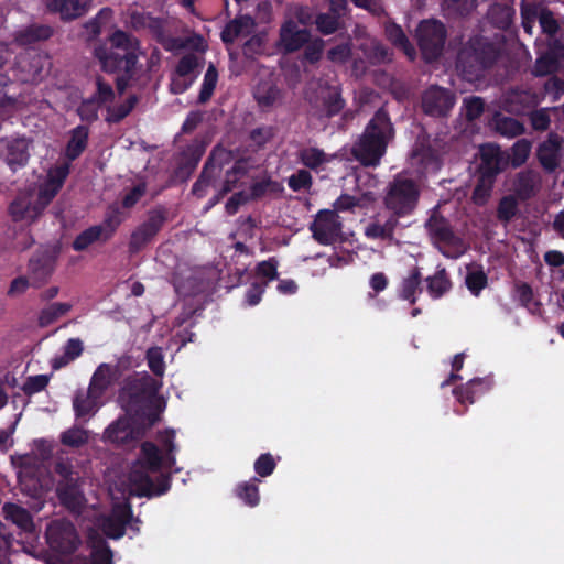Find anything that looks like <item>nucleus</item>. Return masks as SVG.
Returning a JSON list of instances; mask_svg holds the SVG:
<instances>
[{
  "mask_svg": "<svg viewBox=\"0 0 564 564\" xmlns=\"http://www.w3.org/2000/svg\"><path fill=\"white\" fill-rule=\"evenodd\" d=\"M161 387V381L148 372H134L124 378L118 400L128 414L145 419L148 425H154L163 411L161 400L156 398Z\"/></svg>",
  "mask_w": 564,
  "mask_h": 564,
  "instance_id": "nucleus-1",
  "label": "nucleus"
},
{
  "mask_svg": "<svg viewBox=\"0 0 564 564\" xmlns=\"http://www.w3.org/2000/svg\"><path fill=\"white\" fill-rule=\"evenodd\" d=\"M505 35L499 34L491 40L484 35L471 36L459 50L456 59V68L464 80L469 83L480 82L498 62Z\"/></svg>",
  "mask_w": 564,
  "mask_h": 564,
  "instance_id": "nucleus-2",
  "label": "nucleus"
},
{
  "mask_svg": "<svg viewBox=\"0 0 564 564\" xmlns=\"http://www.w3.org/2000/svg\"><path fill=\"white\" fill-rule=\"evenodd\" d=\"M162 467H165V457L159 447L153 442H143L135 467L130 474V482L135 496L160 497L171 489L172 477L170 474H160L156 479L149 475V473H159Z\"/></svg>",
  "mask_w": 564,
  "mask_h": 564,
  "instance_id": "nucleus-3",
  "label": "nucleus"
},
{
  "mask_svg": "<svg viewBox=\"0 0 564 564\" xmlns=\"http://www.w3.org/2000/svg\"><path fill=\"white\" fill-rule=\"evenodd\" d=\"M394 128L388 111L381 107L367 123L351 148V154L362 166L376 167L387 152Z\"/></svg>",
  "mask_w": 564,
  "mask_h": 564,
  "instance_id": "nucleus-4",
  "label": "nucleus"
},
{
  "mask_svg": "<svg viewBox=\"0 0 564 564\" xmlns=\"http://www.w3.org/2000/svg\"><path fill=\"white\" fill-rule=\"evenodd\" d=\"M422 186L410 172L395 174L383 191L384 208L398 218L412 216L419 207Z\"/></svg>",
  "mask_w": 564,
  "mask_h": 564,
  "instance_id": "nucleus-5",
  "label": "nucleus"
},
{
  "mask_svg": "<svg viewBox=\"0 0 564 564\" xmlns=\"http://www.w3.org/2000/svg\"><path fill=\"white\" fill-rule=\"evenodd\" d=\"M425 229L432 245L446 258H458L464 252L463 240L454 232L451 223L437 212L431 214Z\"/></svg>",
  "mask_w": 564,
  "mask_h": 564,
  "instance_id": "nucleus-6",
  "label": "nucleus"
},
{
  "mask_svg": "<svg viewBox=\"0 0 564 564\" xmlns=\"http://www.w3.org/2000/svg\"><path fill=\"white\" fill-rule=\"evenodd\" d=\"M147 422L133 414L119 416L104 431L102 440L116 447L133 446L153 426Z\"/></svg>",
  "mask_w": 564,
  "mask_h": 564,
  "instance_id": "nucleus-7",
  "label": "nucleus"
},
{
  "mask_svg": "<svg viewBox=\"0 0 564 564\" xmlns=\"http://www.w3.org/2000/svg\"><path fill=\"white\" fill-rule=\"evenodd\" d=\"M415 37L422 58L432 63L437 61L444 51L447 30L438 20H423L416 28Z\"/></svg>",
  "mask_w": 564,
  "mask_h": 564,
  "instance_id": "nucleus-8",
  "label": "nucleus"
},
{
  "mask_svg": "<svg viewBox=\"0 0 564 564\" xmlns=\"http://www.w3.org/2000/svg\"><path fill=\"white\" fill-rule=\"evenodd\" d=\"M167 220V210L163 206L150 209L147 219L141 223L130 235L128 249L131 254L139 253L161 231Z\"/></svg>",
  "mask_w": 564,
  "mask_h": 564,
  "instance_id": "nucleus-9",
  "label": "nucleus"
},
{
  "mask_svg": "<svg viewBox=\"0 0 564 564\" xmlns=\"http://www.w3.org/2000/svg\"><path fill=\"white\" fill-rule=\"evenodd\" d=\"M131 24L135 30H148L165 51L171 52L186 46L183 39L167 34L164 19L152 17L150 13H133L131 15Z\"/></svg>",
  "mask_w": 564,
  "mask_h": 564,
  "instance_id": "nucleus-10",
  "label": "nucleus"
},
{
  "mask_svg": "<svg viewBox=\"0 0 564 564\" xmlns=\"http://www.w3.org/2000/svg\"><path fill=\"white\" fill-rule=\"evenodd\" d=\"M229 160V152L221 145H216L209 153L204 163L203 170L193 184L192 193L198 198H203L209 186H215L219 178L224 164Z\"/></svg>",
  "mask_w": 564,
  "mask_h": 564,
  "instance_id": "nucleus-11",
  "label": "nucleus"
},
{
  "mask_svg": "<svg viewBox=\"0 0 564 564\" xmlns=\"http://www.w3.org/2000/svg\"><path fill=\"white\" fill-rule=\"evenodd\" d=\"M343 224L339 215L332 209H321L310 225L312 237L322 246H329L338 241L341 236Z\"/></svg>",
  "mask_w": 564,
  "mask_h": 564,
  "instance_id": "nucleus-12",
  "label": "nucleus"
},
{
  "mask_svg": "<svg viewBox=\"0 0 564 564\" xmlns=\"http://www.w3.org/2000/svg\"><path fill=\"white\" fill-rule=\"evenodd\" d=\"M95 56L107 73H134L138 56L134 52H122L101 44L95 47Z\"/></svg>",
  "mask_w": 564,
  "mask_h": 564,
  "instance_id": "nucleus-13",
  "label": "nucleus"
},
{
  "mask_svg": "<svg viewBox=\"0 0 564 564\" xmlns=\"http://www.w3.org/2000/svg\"><path fill=\"white\" fill-rule=\"evenodd\" d=\"M454 105V94L449 89L437 85L429 87L422 95V110L431 117H446Z\"/></svg>",
  "mask_w": 564,
  "mask_h": 564,
  "instance_id": "nucleus-14",
  "label": "nucleus"
},
{
  "mask_svg": "<svg viewBox=\"0 0 564 564\" xmlns=\"http://www.w3.org/2000/svg\"><path fill=\"white\" fill-rule=\"evenodd\" d=\"M508 167V159L498 145L485 144L480 147V161L476 175L497 181V177Z\"/></svg>",
  "mask_w": 564,
  "mask_h": 564,
  "instance_id": "nucleus-15",
  "label": "nucleus"
},
{
  "mask_svg": "<svg viewBox=\"0 0 564 564\" xmlns=\"http://www.w3.org/2000/svg\"><path fill=\"white\" fill-rule=\"evenodd\" d=\"M47 540L53 549L70 554L78 547V535L75 527L67 523H54L47 529Z\"/></svg>",
  "mask_w": 564,
  "mask_h": 564,
  "instance_id": "nucleus-16",
  "label": "nucleus"
},
{
  "mask_svg": "<svg viewBox=\"0 0 564 564\" xmlns=\"http://www.w3.org/2000/svg\"><path fill=\"white\" fill-rule=\"evenodd\" d=\"M206 151V143L203 140L194 139L181 153L180 162L175 169L176 177L187 181L202 160Z\"/></svg>",
  "mask_w": 564,
  "mask_h": 564,
  "instance_id": "nucleus-17",
  "label": "nucleus"
},
{
  "mask_svg": "<svg viewBox=\"0 0 564 564\" xmlns=\"http://www.w3.org/2000/svg\"><path fill=\"white\" fill-rule=\"evenodd\" d=\"M132 520V508L129 503L118 505L102 522V532L106 536L118 540L126 533L127 525Z\"/></svg>",
  "mask_w": 564,
  "mask_h": 564,
  "instance_id": "nucleus-18",
  "label": "nucleus"
},
{
  "mask_svg": "<svg viewBox=\"0 0 564 564\" xmlns=\"http://www.w3.org/2000/svg\"><path fill=\"white\" fill-rule=\"evenodd\" d=\"M8 212L14 223H33L42 215L30 193H20L17 195L10 203Z\"/></svg>",
  "mask_w": 564,
  "mask_h": 564,
  "instance_id": "nucleus-19",
  "label": "nucleus"
},
{
  "mask_svg": "<svg viewBox=\"0 0 564 564\" xmlns=\"http://www.w3.org/2000/svg\"><path fill=\"white\" fill-rule=\"evenodd\" d=\"M563 142L562 137L551 132L546 140L539 144L536 156L541 166L549 173L554 172L560 165V149Z\"/></svg>",
  "mask_w": 564,
  "mask_h": 564,
  "instance_id": "nucleus-20",
  "label": "nucleus"
},
{
  "mask_svg": "<svg viewBox=\"0 0 564 564\" xmlns=\"http://www.w3.org/2000/svg\"><path fill=\"white\" fill-rule=\"evenodd\" d=\"M540 104V96L532 90H512L505 100V109L514 115H529Z\"/></svg>",
  "mask_w": 564,
  "mask_h": 564,
  "instance_id": "nucleus-21",
  "label": "nucleus"
},
{
  "mask_svg": "<svg viewBox=\"0 0 564 564\" xmlns=\"http://www.w3.org/2000/svg\"><path fill=\"white\" fill-rule=\"evenodd\" d=\"M311 39L307 29H299L292 20L284 22L280 29V42L286 53H294L302 48Z\"/></svg>",
  "mask_w": 564,
  "mask_h": 564,
  "instance_id": "nucleus-22",
  "label": "nucleus"
},
{
  "mask_svg": "<svg viewBox=\"0 0 564 564\" xmlns=\"http://www.w3.org/2000/svg\"><path fill=\"white\" fill-rule=\"evenodd\" d=\"M540 176L533 170H523L516 174L512 182L513 196L521 202L533 198L539 189Z\"/></svg>",
  "mask_w": 564,
  "mask_h": 564,
  "instance_id": "nucleus-23",
  "label": "nucleus"
},
{
  "mask_svg": "<svg viewBox=\"0 0 564 564\" xmlns=\"http://www.w3.org/2000/svg\"><path fill=\"white\" fill-rule=\"evenodd\" d=\"M514 15V0H497L487 12L489 23L500 31H507L512 25Z\"/></svg>",
  "mask_w": 564,
  "mask_h": 564,
  "instance_id": "nucleus-24",
  "label": "nucleus"
},
{
  "mask_svg": "<svg viewBox=\"0 0 564 564\" xmlns=\"http://www.w3.org/2000/svg\"><path fill=\"white\" fill-rule=\"evenodd\" d=\"M120 377V365L100 364L91 376L88 389L102 395Z\"/></svg>",
  "mask_w": 564,
  "mask_h": 564,
  "instance_id": "nucleus-25",
  "label": "nucleus"
},
{
  "mask_svg": "<svg viewBox=\"0 0 564 564\" xmlns=\"http://www.w3.org/2000/svg\"><path fill=\"white\" fill-rule=\"evenodd\" d=\"M2 156L13 172L25 166L30 159L26 139L18 138L7 141Z\"/></svg>",
  "mask_w": 564,
  "mask_h": 564,
  "instance_id": "nucleus-26",
  "label": "nucleus"
},
{
  "mask_svg": "<svg viewBox=\"0 0 564 564\" xmlns=\"http://www.w3.org/2000/svg\"><path fill=\"white\" fill-rule=\"evenodd\" d=\"M100 398L101 395L94 391L91 392L90 389H87L86 391L78 390L73 399L75 416L77 419H83L84 421L93 417L100 408Z\"/></svg>",
  "mask_w": 564,
  "mask_h": 564,
  "instance_id": "nucleus-27",
  "label": "nucleus"
},
{
  "mask_svg": "<svg viewBox=\"0 0 564 564\" xmlns=\"http://www.w3.org/2000/svg\"><path fill=\"white\" fill-rule=\"evenodd\" d=\"M54 33L47 24L33 23L14 33V41L21 46H29L48 40Z\"/></svg>",
  "mask_w": 564,
  "mask_h": 564,
  "instance_id": "nucleus-28",
  "label": "nucleus"
},
{
  "mask_svg": "<svg viewBox=\"0 0 564 564\" xmlns=\"http://www.w3.org/2000/svg\"><path fill=\"white\" fill-rule=\"evenodd\" d=\"M88 139L89 128L85 124H79L69 131V139L64 151L67 161L73 162L83 154L87 149Z\"/></svg>",
  "mask_w": 564,
  "mask_h": 564,
  "instance_id": "nucleus-29",
  "label": "nucleus"
},
{
  "mask_svg": "<svg viewBox=\"0 0 564 564\" xmlns=\"http://www.w3.org/2000/svg\"><path fill=\"white\" fill-rule=\"evenodd\" d=\"M88 0H46L47 9L61 14L63 20H73L88 10Z\"/></svg>",
  "mask_w": 564,
  "mask_h": 564,
  "instance_id": "nucleus-30",
  "label": "nucleus"
},
{
  "mask_svg": "<svg viewBox=\"0 0 564 564\" xmlns=\"http://www.w3.org/2000/svg\"><path fill=\"white\" fill-rule=\"evenodd\" d=\"M56 492L61 502L66 508L75 509L82 506L84 495L77 477L68 478V480H59Z\"/></svg>",
  "mask_w": 564,
  "mask_h": 564,
  "instance_id": "nucleus-31",
  "label": "nucleus"
},
{
  "mask_svg": "<svg viewBox=\"0 0 564 564\" xmlns=\"http://www.w3.org/2000/svg\"><path fill=\"white\" fill-rule=\"evenodd\" d=\"M399 220L400 218L389 213L388 218L383 223L378 219L370 223L365 229V235L369 239L391 241L394 237V230L399 226Z\"/></svg>",
  "mask_w": 564,
  "mask_h": 564,
  "instance_id": "nucleus-32",
  "label": "nucleus"
},
{
  "mask_svg": "<svg viewBox=\"0 0 564 564\" xmlns=\"http://www.w3.org/2000/svg\"><path fill=\"white\" fill-rule=\"evenodd\" d=\"M384 34L388 41L395 47L401 48L406 55L415 54L414 47L410 43L403 29L392 20L384 23Z\"/></svg>",
  "mask_w": 564,
  "mask_h": 564,
  "instance_id": "nucleus-33",
  "label": "nucleus"
},
{
  "mask_svg": "<svg viewBox=\"0 0 564 564\" xmlns=\"http://www.w3.org/2000/svg\"><path fill=\"white\" fill-rule=\"evenodd\" d=\"M422 273L419 267H414L411 269L408 276H405L400 286V294L399 296L402 300L409 301L410 304L416 303V296L415 294L419 292H422Z\"/></svg>",
  "mask_w": 564,
  "mask_h": 564,
  "instance_id": "nucleus-34",
  "label": "nucleus"
},
{
  "mask_svg": "<svg viewBox=\"0 0 564 564\" xmlns=\"http://www.w3.org/2000/svg\"><path fill=\"white\" fill-rule=\"evenodd\" d=\"M4 518L23 531H31L33 529V520L30 512L15 503L7 502L2 508Z\"/></svg>",
  "mask_w": 564,
  "mask_h": 564,
  "instance_id": "nucleus-35",
  "label": "nucleus"
},
{
  "mask_svg": "<svg viewBox=\"0 0 564 564\" xmlns=\"http://www.w3.org/2000/svg\"><path fill=\"white\" fill-rule=\"evenodd\" d=\"M260 480L257 477H252L247 481H241L235 487V495L246 506L254 508L260 503V492L258 484Z\"/></svg>",
  "mask_w": 564,
  "mask_h": 564,
  "instance_id": "nucleus-36",
  "label": "nucleus"
},
{
  "mask_svg": "<svg viewBox=\"0 0 564 564\" xmlns=\"http://www.w3.org/2000/svg\"><path fill=\"white\" fill-rule=\"evenodd\" d=\"M84 351L83 341L79 338H69L64 347L63 355L53 358L52 368L58 370L77 359Z\"/></svg>",
  "mask_w": 564,
  "mask_h": 564,
  "instance_id": "nucleus-37",
  "label": "nucleus"
},
{
  "mask_svg": "<svg viewBox=\"0 0 564 564\" xmlns=\"http://www.w3.org/2000/svg\"><path fill=\"white\" fill-rule=\"evenodd\" d=\"M427 292L433 299H440L452 288L451 279L445 268L438 269L432 276L426 278Z\"/></svg>",
  "mask_w": 564,
  "mask_h": 564,
  "instance_id": "nucleus-38",
  "label": "nucleus"
},
{
  "mask_svg": "<svg viewBox=\"0 0 564 564\" xmlns=\"http://www.w3.org/2000/svg\"><path fill=\"white\" fill-rule=\"evenodd\" d=\"M485 380L481 378H474L467 383L456 387L453 394L458 402L473 404L476 397L484 391Z\"/></svg>",
  "mask_w": 564,
  "mask_h": 564,
  "instance_id": "nucleus-39",
  "label": "nucleus"
},
{
  "mask_svg": "<svg viewBox=\"0 0 564 564\" xmlns=\"http://www.w3.org/2000/svg\"><path fill=\"white\" fill-rule=\"evenodd\" d=\"M465 284L473 295L479 296L481 291L488 285V275L484 271L482 265L471 264L467 268Z\"/></svg>",
  "mask_w": 564,
  "mask_h": 564,
  "instance_id": "nucleus-40",
  "label": "nucleus"
},
{
  "mask_svg": "<svg viewBox=\"0 0 564 564\" xmlns=\"http://www.w3.org/2000/svg\"><path fill=\"white\" fill-rule=\"evenodd\" d=\"M99 240L104 241V226L95 225L77 235L72 247L75 251H84L94 242Z\"/></svg>",
  "mask_w": 564,
  "mask_h": 564,
  "instance_id": "nucleus-41",
  "label": "nucleus"
},
{
  "mask_svg": "<svg viewBox=\"0 0 564 564\" xmlns=\"http://www.w3.org/2000/svg\"><path fill=\"white\" fill-rule=\"evenodd\" d=\"M517 296L520 304L525 307L533 315H541L542 304L534 299L533 289L527 282H521L516 285Z\"/></svg>",
  "mask_w": 564,
  "mask_h": 564,
  "instance_id": "nucleus-42",
  "label": "nucleus"
},
{
  "mask_svg": "<svg viewBox=\"0 0 564 564\" xmlns=\"http://www.w3.org/2000/svg\"><path fill=\"white\" fill-rule=\"evenodd\" d=\"M495 129L499 134L509 138L521 135L524 132V126L518 119L500 115L495 117Z\"/></svg>",
  "mask_w": 564,
  "mask_h": 564,
  "instance_id": "nucleus-43",
  "label": "nucleus"
},
{
  "mask_svg": "<svg viewBox=\"0 0 564 564\" xmlns=\"http://www.w3.org/2000/svg\"><path fill=\"white\" fill-rule=\"evenodd\" d=\"M72 308L68 303L55 302L43 308L39 315V325L46 327L56 322L59 317L67 314Z\"/></svg>",
  "mask_w": 564,
  "mask_h": 564,
  "instance_id": "nucleus-44",
  "label": "nucleus"
},
{
  "mask_svg": "<svg viewBox=\"0 0 564 564\" xmlns=\"http://www.w3.org/2000/svg\"><path fill=\"white\" fill-rule=\"evenodd\" d=\"M138 101V96L131 95L127 98L124 102L113 107H109L107 110L108 115L106 117V121L110 124L121 122L134 109Z\"/></svg>",
  "mask_w": 564,
  "mask_h": 564,
  "instance_id": "nucleus-45",
  "label": "nucleus"
},
{
  "mask_svg": "<svg viewBox=\"0 0 564 564\" xmlns=\"http://www.w3.org/2000/svg\"><path fill=\"white\" fill-rule=\"evenodd\" d=\"M518 198L511 194L500 198L497 206V219L500 223L509 224L519 212Z\"/></svg>",
  "mask_w": 564,
  "mask_h": 564,
  "instance_id": "nucleus-46",
  "label": "nucleus"
},
{
  "mask_svg": "<svg viewBox=\"0 0 564 564\" xmlns=\"http://www.w3.org/2000/svg\"><path fill=\"white\" fill-rule=\"evenodd\" d=\"M531 152V142L527 139H519L510 149V154L506 155L508 165L517 169L523 165Z\"/></svg>",
  "mask_w": 564,
  "mask_h": 564,
  "instance_id": "nucleus-47",
  "label": "nucleus"
},
{
  "mask_svg": "<svg viewBox=\"0 0 564 564\" xmlns=\"http://www.w3.org/2000/svg\"><path fill=\"white\" fill-rule=\"evenodd\" d=\"M218 82V70L216 66L210 63L204 75L203 84L198 94V104H206L213 96Z\"/></svg>",
  "mask_w": 564,
  "mask_h": 564,
  "instance_id": "nucleus-48",
  "label": "nucleus"
},
{
  "mask_svg": "<svg viewBox=\"0 0 564 564\" xmlns=\"http://www.w3.org/2000/svg\"><path fill=\"white\" fill-rule=\"evenodd\" d=\"M299 160L304 166L311 170H317L328 161L326 153L323 150L314 147L300 150Z\"/></svg>",
  "mask_w": 564,
  "mask_h": 564,
  "instance_id": "nucleus-49",
  "label": "nucleus"
},
{
  "mask_svg": "<svg viewBox=\"0 0 564 564\" xmlns=\"http://www.w3.org/2000/svg\"><path fill=\"white\" fill-rule=\"evenodd\" d=\"M477 176V183L474 187L471 199L478 206H484L487 204L489 197L491 196L496 180L487 178L481 175Z\"/></svg>",
  "mask_w": 564,
  "mask_h": 564,
  "instance_id": "nucleus-50",
  "label": "nucleus"
},
{
  "mask_svg": "<svg viewBox=\"0 0 564 564\" xmlns=\"http://www.w3.org/2000/svg\"><path fill=\"white\" fill-rule=\"evenodd\" d=\"M541 4L522 1L520 7L521 24L525 33L532 34L535 21H539Z\"/></svg>",
  "mask_w": 564,
  "mask_h": 564,
  "instance_id": "nucleus-51",
  "label": "nucleus"
},
{
  "mask_svg": "<svg viewBox=\"0 0 564 564\" xmlns=\"http://www.w3.org/2000/svg\"><path fill=\"white\" fill-rule=\"evenodd\" d=\"M316 30L323 35H330L341 29L343 22L337 15L329 12H322L315 17Z\"/></svg>",
  "mask_w": 564,
  "mask_h": 564,
  "instance_id": "nucleus-52",
  "label": "nucleus"
},
{
  "mask_svg": "<svg viewBox=\"0 0 564 564\" xmlns=\"http://www.w3.org/2000/svg\"><path fill=\"white\" fill-rule=\"evenodd\" d=\"M283 189L282 185L267 176L262 181L254 182L250 185L249 197L251 200H258L265 196L268 193H279Z\"/></svg>",
  "mask_w": 564,
  "mask_h": 564,
  "instance_id": "nucleus-53",
  "label": "nucleus"
},
{
  "mask_svg": "<svg viewBox=\"0 0 564 564\" xmlns=\"http://www.w3.org/2000/svg\"><path fill=\"white\" fill-rule=\"evenodd\" d=\"M29 271L39 281L47 280L53 272V263L48 257H33L29 262Z\"/></svg>",
  "mask_w": 564,
  "mask_h": 564,
  "instance_id": "nucleus-54",
  "label": "nucleus"
},
{
  "mask_svg": "<svg viewBox=\"0 0 564 564\" xmlns=\"http://www.w3.org/2000/svg\"><path fill=\"white\" fill-rule=\"evenodd\" d=\"M249 17L238 18L229 21L220 33V39L225 44H232L242 33L243 28L248 25Z\"/></svg>",
  "mask_w": 564,
  "mask_h": 564,
  "instance_id": "nucleus-55",
  "label": "nucleus"
},
{
  "mask_svg": "<svg viewBox=\"0 0 564 564\" xmlns=\"http://www.w3.org/2000/svg\"><path fill=\"white\" fill-rule=\"evenodd\" d=\"M123 221L121 210L117 206H110L105 215L104 223V241H108L117 231Z\"/></svg>",
  "mask_w": 564,
  "mask_h": 564,
  "instance_id": "nucleus-56",
  "label": "nucleus"
},
{
  "mask_svg": "<svg viewBox=\"0 0 564 564\" xmlns=\"http://www.w3.org/2000/svg\"><path fill=\"white\" fill-rule=\"evenodd\" d=\"M113 553L104 539H99L93 545L89 563L90 564H113Z\"/></svg>",
  "mask_w": 564,
  "mask_h": 564,
  "instance_id": "nucleus-57",
  "label": "nucleus"
},
{
  "mask_svg": "<svg viewBox=\"0 0 564 564\" xmlns=\"http://www.w3.org/2000/svg\"><path fill=\"white\" fill-rule=\"evenodd\" d=\"M254 99L263 108L272 107L280 96V90L274 85H259L254 90Z\"/></svg>",
  "mask_w": 564,
  "mask_h": 564,
  "instance_id": "nucleus-58",
  "label": "nucleus"
},
{
  "mask_svg": "<svg viewBox=\"0 0 564 564\" xmlns=\"http://www.w3.org/2000/svg\"><path fill=\"white\" fill-rule=\"evenodd\" d=\"M88 432L82 427H70L61 434V443L65 446L78 448L88 443Z\"/></svg>",
  "mask_w": 564,
  "mask_h": 564,
  "instance_id": "nucleus-59",
  "label": "nucleus"
},
{
  "mask_svg": "<svg viewBox=\"0 0 564 564\" xmlns=\"http://www.w3.org/2000/svg\"><path fill=\"white\" fill-rule=\"evenodd\" d=\"M110 48L122 52H134L139 42L135 37L129 35L127 32L117 30L109 39Z\"/></svg>",
  "mask_w": 564,
  "mask_h": 564,
  "instance_id": "nucleus-60",
  "label": "nucleus"
},
{
  "mask_svg": "<svg viewBox=\"0 0 564 564\" xmlns=\"http://www.w3.org/2000/svg\"><path fill=\"white\" fill-rule=\"evenodd\" d=\"M149 369L156 377L162 378L165 372L164 355L161 347H150L145 352Z\"/></svg>",
  "mask_w": 564,
  "mask_h": 564,
  "instance_id": "nucleus-61",
  "label": "nucleus"
},
{
  "mask_svg": "<svg viewBox=\"0 0 564 564\" xmlns=\"http://www.w3.org/2000/svg\"><path fill=\"white\" fill-rule=\"evenodd\" d=\"M174 438H175V433L173 430H165L164 432H161L160 435H159V440L165 451V468L166 469H171L175 463H176V459H175V451H176V445L174 443Z\"/></svg>",
  "mask_w": 564,
  "mask_h": 564,
  "instance_id": "nucleus-62",
  "label": "nucleus"
},
{
  "mask_svg": "<svg viewBox=\"0 0 564 564\" xmlns=\"http://www.w3.org/2000/svg\"><path fill=\"white\" fill-rule=\"evenodd\" d=\"M558 62L551 53H545L536 58L532 74L536 77H543L554 73L557 69Z\"/></svg>",
  "mask_w": 564,
  "mask_h": 564,
  "instance_id": "nucleus-63",
  "label": "nucleus"
},
{
  "mask_svg": "<svg viewBox=\"0 0 564 564\" xmlns=\"http://www.w3.org/2000/svg\"><path fill=\"white\" fill-rule=\"evenodd\" d=\"M539 23L542 33L550 37H554L560 31L558 21L555 19L554 13L546 7L541 6Z\"/></svg>",
  "mask_w": 564,
  "mask_h": 564,
  "instance_id": "nucleus-64",
  "label": "nucleus"
}]
</instances>
